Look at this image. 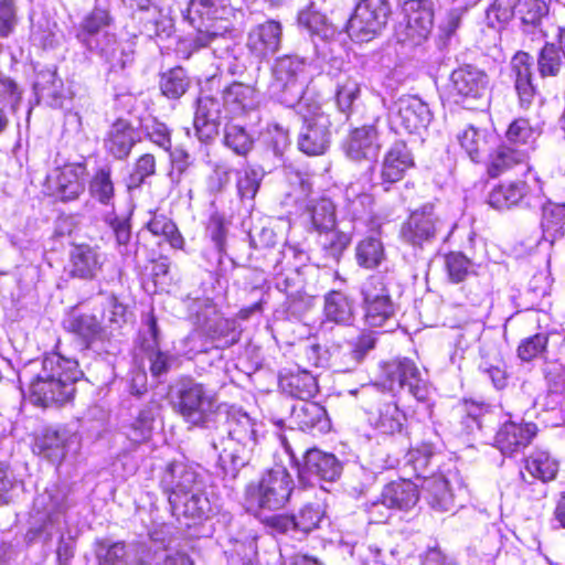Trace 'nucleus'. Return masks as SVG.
Listing matches in <instances>:
<instances>
[{
  "instance_id": "obj_1",
  "label": "nucleus",
  "mask_w": 565,
  "mask_h": 565,
  "mask_svg": "<svg viewBox=\"0 0 565 565\" xmlns=\"http://www.w3.org/2000/svg\"><path fill=\"white\" fill-rule=\"evenodd\" d=\"M226 420L216 426L211 446L217 452L222 468L233 476L245 467L258 443V424L241 408L223 409Z\"/></svg>"
},
{
  "instance_id": "obj_2",
  "label": "nucleus",
  "mask_w": 565,
  "mask_h": 565,
  "mask_svg": "<svg viewBox=\"0 0 565 565\" xmlns=\"http://www.w3.org/2000/svg\"><path fill=\"white\" fill-rule=\"evenodd\" d=\"M190 23L198 30L194 39L196 47H211L221 60L234 57L235 43L230 33L233 9L228 0H190L188 10Z\"/></svg>"
},
{
  "instance_id": "obj_3",
  "label": "nucleus",
  "mask_w": 565,
  "mask_h": 565,
  "mask_svg": "<svg viewBox=\"0 0 565 565\" xmlns=\"http://www.w3.org/2000/svg\"><path fill=\"white\" fill-rule=\"evenodd\" d=\"M83 375L76 360L58 353L44 356L41 371L30 383V393L35 404L49 406L71 401L75 393V383Z\"/></svg>"
},
{
  "instance_id": "obj_4",
  "label": "nucleus",
  "mask_w": 565,
  "mask_h": 565,
  "mask_svg": "<svg viewBox=\"0 0 565 565\" xmlns=\"http://www.w3.org/2000/svg\"><path fill=\"white\" fill-rule=\"evenodd\" d=\"M111 23L107 10L95 8L81 22L78 41L109 64L110 71H122L132 63V52L118 49L115 34L104 31Z\"/></svg>"
},
{
  "instance_id": "obj_5",
  "label": "nucleus",
  "mask_w": 565,
  "mask_h": 565,
  "mask_svg": "<svg viewBox=\"0 0 565 565\" xmlns=\"http://www.w3.org/2000/svg\"><path fill=\"white\" fill-rule=\"evenodd\" d=\"M174 408L188 425L210 429L216 425L226 405L203 384L188 382L179 388Z\"/></svg>"
},
{
  "instance_id": "obj_6",
  "label": "nucleus",
  "mask_w": 565,
  "mask_h": 565,
  "mask_svg": "<svg viewBox=\"0 0 565 565\" xmlns=\"http://www.w3.org/2000/svg\"><path fill=\"white\" fill-rule=\"evenodd\" d=\"M306 68L305 58L290 54L278 57L271 67L270 95L280 104L296 108L297 113H302L307 103L303 98Z\"/></svg>"
},
{
  "instance_id": "obj_7",
  "label": "nucleus",
  "mask_w": 565,
  "mask_h": 565,
  "mask_svg": "<svg viewBox=\"0 0 565 565\" xmlns=\"http://www.w3.org/2000/svg\"><path fill=\"white\" fill-rule=\"evenodd\" d=\"M294 490V480L286 468L277 466L245 489L247 510L254 513L276 511L286 505Z\"/></svg>"
},
{
  "instance_id": "obj_8",
  "label": "nucleus",
  "mask_w": 565,
  "mask_h": 565,
  "mask_svg": "<svg viewBox=\"0 0 565 565\" xmlns=\"http://www.w3.org/2000/svg\"><path fill=\"white\" fill-rule=\"evenodd\" d=\"M67 493L65 486L53 483L36 495L31 512V527L26 533L30 542L52 537L53 530L60 525L67 509Z\"/></svg>"
},
{
  "instance_id": "obj_9",
  "label": "nucleus",
  "mask_w": 565,
  "mask_h": 565,
  "mask_svg": "<svg viewBox=\"0 0 565 565\" xmlns=\"http://www.w3.org/2000/svg\"><path fill=\"white\" fill-rule=\"evenodd\" d=\"M361 407L367 414L370 425L382 434L401 433L406 423L405 413L394 397L375 384L365 385L360 391Z\"/></svg>"
},
{
  "instance_id": "obj_10",
  "label": "nucleus",
  "mask_w": 565,
  "mask_h": 565,
  "mask_svg": "<svg viewBox=\"0 0 565 565\" xmlns=\"http://www.w3.org/2000/svg\"><path fill=\"white\" fill-rule=\"evenodd\" d=\"M308 255L296 245H286L275 255L276 288L286 294L288 298L301 299L305 294L306 275L305 263Z\"/></svg>"
},
{
  "instance_id": "obj_11",
  "label": "nucleus",
  "mask_w": 565,
  "mask_h": 565,
  "mask_svg": "<svg viewBox=\"0 0 565 565\" xmlns=\"http://www.w3.org/2000/svg\"><path fill=\"white\" fill-rule=\"evenodd\" d=\"M361 295L365 324L371 328H393L397 324L396 306L382 276H370L361 287Z\"/></svg>"
},
{
  "instance_id": "obj_12",
  "label": "nucleus",
  "mask_w": 565,
  "mask_h": 565,
  "mask_svg": "<svg viewBox=\"0 0 565 565\" xmlns=\"http://www.w3.org/2000/svg\"><path fill=\"white\" fill-rule=\"evenodd\" d=\"M391 13L386 0H361L350 17L347 31L355 42H370L379 36L387 24Z\"/></svg>"
},
{
  "instance_id": "obj_13",
  "label": "nucleus",
  "mask_w": 565,
  "mask_h": 565,
  "mask_svg": "<svg viewBox=\"0 0 565 565\" xmlns=\"http://www.w3.org/2000/svg\"><path fill=\"white\" fill-rule=\"evenodd\" d=\"M392 129L397 132L417 134L425 131L433 120V113L426 102L417 95L405 94L387 107Z\"/></svg>"
},
{
  "instance_id": "obj_14",
  "label": "nucleus",
  "mask_w": 565,
  "mask_h": 565,
  "mask_svg": "<svg viewBox=\"0 0 565 565\" xmlns=\"http://www.w3.org/2000/svg\"><path fill=\"white\" fill-rule=\"evenodd\" d=\"M405 21L395 30L396 41L406 46H418L429 36L434 25L431 0H407L403 6Z\"/></svg>"
},
{
  "instance_id": "obj_15",
  "label": "nucleus",
  "mask_w": 565,
  "mask_h": 565,
  "mask_svg": "<svg viewBox=\"0 0 565 565\" xmlns=\"http://www.w3.org/2000/svg\"><path fill=\"white\" fill-rule=\"evenodd\" d=\"M383 372L391 391L406 388L417 401L428 399L431 385L427 379V372L420 370L412 359L397 358L386 362Z\"/></svg>"
},
{
  "instance_id": "obj_16",
  "label": "nucleus",
  "mask_w": 565,
  "mask_h": 565,
  "mask_svg": "<svg viewBox=\"0 0 565 565\" xmlns=\"http://www.w3.org/2000/svg\"><path fill=\"white\" fill-rule=\"evenodd\" d=\"M303 119V126L299 132V150L308 156L323 154L331 142V120L329 115L321 111L317 105L302 106V113H298Z\"/></svg>"
},
{
  "instance_id": "obj_17",
  "label": "nucleus",
  "mask_w": 565,
  "mask_h": 565,
  "mask_svg": "<svg viewBox=\"0 0 565 565\" xmlns=\"http://www.w3.org/2000/svg\"><path fill=\"white\" fill-rule=\"evenodd\" d=\"M446 224L445 216L434 204L427 203L413 211L402 224L401 238L413 246L423 247L431 243Z\"/></svg>"
},
{
  "instance_id": "obj_18",
  "label": "nucleus",
  "mask_w": 565,
  "mask_h": 565,
  "mask_svg": "<svg viewBox=\"0 0 565 565\" xmlns=\"http://www.w3.org/2000/svg\"><path fill=\"white\" fill-rule=\"evenodd\" d=\"M418 499L417 486L413 482L408 480L391 482L383 489L382 500L369 507L370 520L375 523L385 522L388 518V509L408 510L417 503Z\"/></svg>"
},
{
  "instance_id": "obj_19",
  "label": "nucleus",
  "mask_w": 565,
  "mask_h": 565,
  "mask_svg": "<svg viewBox=\"0 0 565 565\" xmlns=\"http://www.w3.org/2000/svg\"><path fill=\"white\" fill-rule=\"evenodd\" d=\"M87 168L84 162L65 163L47 177V188L63 202L75 201L86 188Z\"/></svg>"
},
{
  "instance_id": "obj_20",
  "label": "nucleus",
  "mask_w": 565,
  "mask_h": 565,
  "mask_svg": "<svg viewBox=\"0 0 565 565\" xmlns=\"http://www.w3.org/2000/svg\"><path fill=\"white\" fill-rule=\"evenodd\" d=\"M343 218L349 221L352 231H361L363 227L374 226L376 215L374 212V198L364 192L359 184H350L344 191Z\"/></svg>"
},
{
  "instance_id": "obj_21",
  "label": "nucleus",
  "mask_w": 565,
  "mask_h": 565,
  "mask_svg": "<svg viewBox=\"0 0 565 565\" xmlns=\"http://www.w3.org/2000/svg\"><path fill=\"white\" fill-rule=\"evenodd\" d=\"M203 484L198 471L183 461L169 462L160 477V488L168 495L169 502L179 501L191 490Z\"/></svg>"
},
{
  "instance_id": "obj_22",
  "label": "nucleus",
  "mask_w": 565,
  "mask_h": 565,
  "mask_svg": "<svg viewBox=\"0 0 565 565\" xmlns=\"http://www.w3.org/2000/svg\"><path fill=\"white\" fill-rule=\"evenodd\" d=\"M487 85V74L469 64L452 71L450 75V93L455 102L467 104V107H470V100H477L486 94Z\"/></svg>"
},
{
  "instance_id": "obj_23",
  "label": "nucleus",
  "mask_w": 565,
  "mask_h": 565,
  "mask_svg": "<svg viewBox=\"0 0 565 565\" xmlns=\"http://www.w3.org/2000/svg\"><path fill=\"white\" fill-rule=\"evenodd\" d=\"M379 117L373 124L356 127L350 131L344 143L347 156L356 162L374 161L379 157L381 150L380 134L376 127Z\"/></svg>"
},
{
  "instance_id": "obj_24",
  "label": "nucleus",
  "mask_w": 565,
  "mask_h": 565,
  "mask_svg": "<svg viewBox=\"0 0 565 565\" xmlns=\"http://www.w3.org/2000/svg\"><path fill=\"white\" fill-rule=\"evenodd\" d=\"M342 465L333 454L312 448L305 452L303 465L299 469V477L308 482L312 478L334 481L340 477Z\"/></svg>"
},
{
  "instance_id": "obj_25",
  "label": "nucleus",
  "mask_w": 565,
  "mask_h": 565,
  "mask_svg": "<svg viewBox=\"0 0 565 565\" xmlns=\"http://www.w3.org/2000/svg\"><path fill=\"white\" fill-rule=\"evenodd\" d=\"M324 516V510L319 503L305 504L295 515L273 516V526L281 533H300L308 535L319 527Z\"/></svg>"
},
{
  "instance_id": "obj_26",
  "label": "nucleus",
  "mask_w": 565,
  "mask_h": 565,
  "mask_svg": "<svg viewBox=\"0 0 565 565\" xmlns=\"http://www.w3.org/2000/svg\"><path fill=\"white\" fill-rule=\"evenodd\" d=\"M535 435V424L507 420L497 431L494 445L503 455H513L527 447Z\"/></svg>"
},
{
  "instance_id": "obj_27",
  "label": "nucleus",
  "mask_w": 565,
  "mask_h": 565,
  "mask_svg": "<svg viewBox=\"0 0 565 565\" xmlns=\"http://www.w3.org/2000/svg\"><path fill=\"white\" fill-rule=\"evenodd\" d=\"M281 39V24L275 20H268L248 32L246 45L253 55L263 60L280 49Z\"/></svg>"
},
{
  "instance_id": "obj_28",
  "label": "nucleus",
  "mask_w": 565,
  "mask_h": 565,
  "mask_svg": "<svg viewBox=\"0 0 565 565\" xmlns=\"http://www.w3.org/2000/svg\"><path fill=\"white\" fill-rule=\"evenodd\" d=\"M222 118L221 102L210 95L200 96L194 114V129L198 138L206 142L218 134Z\"/></svg>"
},
{
  "instance_id": "obj_29",
  "label": "nucleus",
  "mask_w": 565,
  "mask_h": 565,
  "mask_svg": "<svg viewBox=\"0 0 565 565\" xmlns=\"http://www.w3.org/2000/svg\"><path fill=\"white\" fill-rule=\"evenodd\" d=\"M106 260V254L97 246H75L71 252L70 274L75 278L92 280L102 271Z\"/></svg>"
},
{
  "instance_id": "obj_30",
  "label": "nucleus",
  "mask_w": 565,
  "mask_h": 565,
  "mask_svg": "<svg viewBox=\"0 0 565 565\" xmlns=\"http://www.w3.org/2000/svg\"><path fill=\"white\" fill-rule=\"evenodd\" d=\"M290 420L300 430L312 434H324L331 427L324 407L310 401L296 403L291 408Z\"/></svg>"
},
{
  "instance_id": "obj_31",
  "label": "nucleus",
  "mask_w": 565,
  "mask_h": 565,
  "mask_svg": "<svg viewBox=\"0 0 565 565\" xmlns=\"http://www.w3.org/2000/svg\"><path fill=\"white\" fill-rule=\"evenodd\" d=\"M138 141V134L127 119L119 118L109 127L104 148L117 160H126Z\"/></svg>"
},
{
  "instance_id": "obj_32",
  "label": "nucleus",
  "mask_w": 565,
  "mask_h": 565,
  "mask_svg": "<svg viewBox=\"0 0 565 565\" xmlns=\"http://www.w3.org/2000/svg\"><path fill=\"white\" fill-rule=\"evenodd\" d=\"M532 56L525 52H518L511 61V76L522 108L532 104L536 93L532 83Z\"/></svg>"
},
{
  "instance_id": "obj_33",
  "label": "nucleus",
  "mask_w": 565,
  "mask_h": 565,
  "mask_svg": "<svg viewBox=\"0 0 565 565\" xmlns=\"http://www.w3.org/2000/svg\"><path fill=\"white\" fill-rule=\"evenodd\" d=\"M413 166V159L406 145L394 143L386 152L381 170L383 184H392L403 179L406 170Z\"/></svg>"
},
{
  "instance_id": "obj_34",
  "label": "nucleus",
  "mask_w": 565,
  "mask_h": 565,
  "mask_svg": "<svg viewBox=\"0 0 565 565\" xmlns=\"http://www.w3.org/2000/svg\"><path fill=\"white\" fill-rule=\"evenodd\" d=\"M65 328L76 334L86 348L103 343L108 333L94 315H74L64 322Z\"/></svg>"
},
{
  "instance_id": "obj_35",
  "label": "nucleus",
  "mask_w": 565,
  "mask_h": 565,
  "mask_svg": "<svg viewBox=\"0 0 565 565\" xmlns=\"http://www.w3.org/2000/svg\"><path fill=\"white\" fill-rule=\"evenodd\" d=\"M175 515H183L193 521L205 519L212 512L210 500L203 490V484L191 490L190 494L179 498V501L169 502Z\"/></svg>"
},
{
  "instance_id": "obj_36",
  "label": "nucleus",
  "mask_w": 565,
  "mask_h": 565,
  "mask_svg": "<svg viewBox=\"0 0 565 565\" xmlns=\"http://www.w3.org/2000/svg\"><path fill=\"white\" fill-rule=\"evenodd\" d=\"M426 498L430 507L440 512L451 511L456 507L455 494L449 487L448 480L441 475H431L422 482Z\"/></svg>"
},
{
  "instance_id": "obj_37",
  "label": "nucleus",
  "mask_w": 565,
  "mask_h": 565,
  "mask_svg": "<svg viewBox=\"0 0 565 565\" xmlns=\"http://www.w3.org/2000/svg\"><path fill=\"white\" fill-rule=\"evenodd\" d=\"M281 391L300 402L309 401L318 391L316 377L307 371L289 372L280 375Z\"/></svg>"
},
{
  "instance_id": "obj_38",
  "label": "nucleus",
  "mask_w": 565,
  "mask_h": 565,
  "mask_svg": "<svg viewBox=\"0 0 565 565\" xmlns=\"http://www.w3.org/2000/svg\"><path fill=\"white\" fill-rule=\"evenodd\" d=\"M323 313L329 322L350 326L354 320L353 301L344 292L331 290L324 296Z\"/></svg>"
},
{
  "instance_id": "obj_39",
  "label": "nucleus",
  "mask_w": 565,
  "mask_h": 565,
  "mask_svg": "<svg viewBox=\"0 0 565 565\" xmlns=\"http://www.w3.org/2000/svg\"><path fill=\"white\" fill-rule=\"evenodd\" d=\"M113 170L108 164L102 166L88 181V192L92 199L106 207H114L115 185L113 182Z\"/></svg>"
},
{
  "instance_id": "obj_40",
  "label": "nucleus",
  "mask_w": 565,
  "mask_h": 565,
  "mask_svg": "<svg viewBox=\"0 0 565 565\" xmlns=\"http://www.w3.org/2000/svg\"><path fill=\"white\" fill-rule=\"evenodd\" d=\"M257 104L255 89L242 83H233L223 92V106L233 115L253 109Z\"/></svg>"
},
{
  "instance_id": "obj_41",
  "label": "nucleus",
  "mask_w": 565,
  "mask_h": 565,
  "mask_svg": "<svg viewBox=\"0 0 565 565\" xmlns=\"http://www.w3.org/2000/svg\"><path fill=\"white\" fill-rule=\"evenodd\" d=\"M489 137L486 129L477 128L473 125L466 126L457 135L461 148L473 162H479L488 151Z\"/></svg>"
},
{
  "instance_id": "obj_42",
  "label": "nucleus",
  "mask_w": 565,
  "mask_h": 565,
  "mask_svg": "<svg viewBox=\"0 0 565 565\" xmlns=\"http://www.w3.org/2000/svg\"><path fill=\"white\" fill-rule=\"evenodd\" d=\"M159 403L151 399L138 414L137 418L127 428V437L134 444L146 443L152 434L154 417L159 411Z\"/></svg>"
},
{
  "instance_id": "obj_43",
  "label": "nucleus",
  "mask_w": 565,
  "mask_h": 565,
  "mask_svg": "<svg viewBox=\"0 0 565 565\" xmlns=\"http://www.w3.org/2000/svg\"><path fill=\"white\" fill-rule=\"evenodd\" d=\"M541 226L543 237L550 243L565 235V204L548 203L543 206Z\"/></svg>"
},
{
  "instance_id": "obj_44",
  "label": "nucleus",
  "mask_w": 565,
  "mask_h": 565,
  "mask_svg": "<svg viewBox=\"0 0 565 565\" xmlns=\"http://www.w3.org/2000/svg\"><path fill=\"white\" fill-rule=\"evenodd\" d=\"M527 152L512 148L507 145L499 146L495 151L490 156L488 172L491 177H498L505 170L514 166L525 163Z\"/></svg>"
},
{
  "instance_id": "obj_45",
  "label": "nucleus",
  "mask_w": 565,
  "mask_h": 565,
  "mask_svg": "<svg viewBox=\"0 0 565 565\" xmlns=\"http://www.w3.org/2000/svg\"><path fill=\"white\" fill-rule=\"evenodd\" d=\"M66 434L54 429H46L38 438L35 449L53 463H61L66 454Z\"/></svg>"
},
{
  "instance_id": "obj_46",
  "label": "nucleus",
  "mask_w": 565,
  "mask_h": 565,
  "mask_svg": "<svg viewBox=\"0 0 565 565\" xmlns=\"http://www.w3.org/2000/svg\"><path fill=\"white\" fill-rule=\"evenodd\" d=\"M525 471L542 482L553 480L558 471V462L546 451L536 450L525 460Z\"/></svg>"
},
{
  "instance_id": "obj_47",
  "label": "nucleus",
  "mask_w": 565,
  "mask_h": 565,
  "mask_svg": "<svg viewBox=\"0 0 565 565\" xmlns=\"http://www.w3.org/2000/svg\"><path fill=\"white\" fill-rule=\"evenodd\" d=\"M525 193L526 184L523 181L502 184L490 192L488 202L497 210L509 209L516 205L524 198Z\"/></svg>"
},
{
  "instance_id": "obj_48",
  "label": "nucleus",
  "mask_w": 565,
  "mask_h": 565,
  "mask_svg": "<svg viewBox=\"0 0 565 565\" xmlns=\"http://www.w3.org/2000/svg\"><path fill=\"white\" fill-rule=\"evenodd\" d=\"M537 68L542 77L565 76V57L556 44L546 43L539 55Z\"/></svg>"
},
{
  "instance_id": "obj_49",
  "label": "nucleus",
  "mask_w": 565,
  "mask_h": 565,
  "mask_svg": "<svg viewBox=\"0 0 565 565\" xmlns=\"http://www.w3.org/2000/svg\"><path fill=\"white\" fill-rule=\"evenodd\" d=\"M190 84V78L182 67H173L162 73L159 82L161 93L170 99L183 96Z\"/></svg>"
},
{
  "instance_id": "obj_50",
  "label": "nucleus",
  "mask_w": 565,
  "mask_h": 565,
  "mask_svg": "<svg viewBox=\"0 0 565 565\" xmlns=\"http://www.w3.org/2000/svg\"><path fill=\"white\" fill-rule=\"evenodd\" d=\"M147 228L156 236H162L173 248L183 247V237L177 225L163 214H154L147 223Z\"/></svg>"
},
{
  "instance_id": "obj_51",
  "label": "nucleus",
  "mask_w": 565,
  "mask_h": 565,
  "mask_svg": "<svg viewBox=\"0 0 565 565\" xmlns=\"http://www.w3.org/2000/svg\"><path fill=\"white\" fill-rule=\"evenodd\" d=\"M521 0H490L486 11V19L491 28L500 29L505 25L515 14L516 7Z\"/></svg>"
},
{
  "instance_id": "obj_52",
  "label": "nucleus",
  "mask_w": 565,
  "mask_h": 565,
  "mask_svg": "<svg viewBox=\"0 0 565 565\" xmlns=\"http://www.w3.org/2000/svg\"><path fill=\"white\" fill-rule=\"evenodd\" d=\"M310 213L312 225L318 232H328L335 227V205L330 199L322 198L315 202Z\"/></svg>"
},
{
  "instance_id": "obj_53",
  "label": "nucleus",
  "mask_w": 565,
  "mask_h": 565,
  "mask_svg": "<svg viewBox=\"0 0 565 565\" xmlns=\"http://www.w3.org/2000/svg\"><path fill=\"white\" fill-rule=\"evenodd\" d=\"M384 259V247L382 242L375 237H367L356 246V260L360 266L375 268Z\"/></svg>"
},
{
  "instance_id": "obj_54",
  "label": "nucleus",
  "mask_w": 565,
  "mask_h": 565,
  "mask_svg": "<svg viewBox=\"0 0 565 565\" xmlns=\"http://www.w3.org/2000/svg\"><path fill=\"white\" fill-rule=\"evenodd\" d=\"M541 135V128L530 125L525 118H518L513 120L508 130L507 139L514 145L532 146Z\"/></svg>"
},
{
  "instance_id": "obj_55",
  "label": "nucleus",
  "mask_w": 565,
  "mask_h": 565,
  "mask_svg": "<svg viewBox=\"0 0 565 565\" xmlns=\"http://www.w3.org/2000/svg\"><path fill=\"white\" fill-rule=\"evenodd\" d=\"M134 565H192V562L184 553L149 547L147 554Z\"/></svg>"
},
{
  "instance_id": "obj_56",
  "label": "nucleus",
  "mask_w": 565,
  "mask_h": 565,
  "mask_svg": "<svg viewBox=\"0 0 565 565\" xmlns=\"http://www.w3.org/2000/svg\"><path fill=\"white\" fill-rule=\"evenodd\" d=\"M360 94L361 87L355 79L345 77L343 81L339 82L335 92L338 109L349 117Z\"/></svg>"
},
{
  "instance_id": "obj_57",
  "label": "nucleus",
  "mask_w": 565,
  "mask_h": 565,
  "mask_svg": "<svg viewBox=\"0 0 565 565\" xmlns=\"http://www.w3.org/2000/svg\"><path fill=\"white\" fill-rule=\"evenodd\" d=\"M352 231L349 226L342 224V228L335 231L334 228L324 233V238L321 242L323 249L333 259H339L342 253L350 245L352 239Z\"/></svg>"
},
{
  "instance_id": "obj_58",
  "label": "nucleus",
  "mask_w": 565,
  "mask_h": 565,
  "mask_svg": "<svg viewBox=\"0 0 565 565\" xmlns=\"http://www.w3.org/2000/svg\"><path fill=\"white\" fill-rule=\"evenodd\" d=\"M264 177L262 169L247 167L237 174L236 188L242 200L253 201Z\"/></svg>"
},
{
  "instance_id": "obj_59",
  "label": "nucleus",
  "mask_w": 565,
  "mask_h": 565,
  "mask_svg": "<svg viewBox=\"0 0 565 565\" xmlns=\"http://www.w3.org/2000/svg\"><path fill=\"white\" fill-rule=\"evenodd\" d=\"M224 143L239 156H246L253 148L254 139L239 125L228 124L224 130Z\"/></svg>"
},
{
  "instance_id": "obj_60",
  "label": "nucleus",
  "mask_w": 565,
  "mask_h": 565,
  "mask_svg": "<svg viewBox=\"0 0 565 565\" xmlns=\"http://www.w3.org/2000/svg\"><path fill=\"white\" fill-rule=\"evenodd\" d=\"M206 333L211 339L223 342V347H231L239 341L241 331L237 329L236 321L221 317L212 327H209Z\"/></svg>"
},
{
  "instance_id": "obj_61",
  "label": "nucleus",
  "mask_w": 565,
  "mask_h": 565,
  "mask_svg": "<svg viewBox=\"0 0 565 565\" xmlns=\"http://www.w3.org/2000/svg\"><path fill=\"white\" fill-rule=\"evenodd\" d=\"M445 266L452 282H461L475 273L471 260L462 253L452 252L446 255Z\"/></svg>"
},
{
  "instance_id": "obj_62",
  "label": "nucleus",
  "mask_w": 565,
  "mask_h": 565,
  "mask_svg": "<svg viewBox=\"0 0 565 565\" xmlns=\"http://www.w3.org/2000/svg\"><path fill=\"white\" fill-rule=\"evenodd\" d=\"M195 323L203 332L209 330L221 317L216 305L211 299H199L192 305Z\"/></svg>"
},
{
  "instance_id": "obj_63",
  "label": "nucleus",
  "mask_w": 565,
  "mask_h": 565,
  "mask_svg": "<svg viewBox=\"0 0 565 565\" xmlns=\"http://www.w3.org/2000/svg\"><path fill=\"white\" fill-rule=\"evenodd\" d=\"M431 448L425 445L422 448L409 450L407 454V465L413 468L415 476L418 479H423V481H425L426 478H431Z\"/></svg>"
},
{
  "instance_id": "obj_64",
  "label": "nucleus",
  "mask_w": 565,
  "mask_h": 565,
  "mask_svg": "<svg viewBox=\"0 0 565 565\" xmlns=\"http://www.w3.org/2000/svg\"><path fill=\"white\" fill-rule=\"evenodd\" d=\"M142 130L151 142L164 151H170L172 147L171 131L166 124L152 118L145 120L142 124Z\"/></svg>"
}]
</instances>
